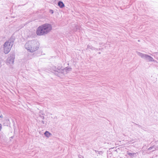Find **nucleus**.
Here are the masks:
<instances>
[{
  "instance_id": "9d476101",
  "label": "nucleus",
  "mask_w": 158,
  "mask_h": 158,
  "mask_svg": "<svg viewBox=\"0 0 158 158\" xmlns=\"http://www.w3.org/2000/svg\"><path fill=\"white\" fill-rule=\"evenodd\" d=\"M89 49H91L92 50H95L96 49V48L93 47L92 45H88L87 46V48L86 49L87 50Z\"/></svg>"
},
{
  "instance_id": "f3484780",
  "label": "nucleus",
  "mask_w": 158,
  "mask_h": 158,
  "mask_svg": "<svg viewBox=\"0 0 158 158\" xmlns=\"http://www.w3.org/2000/svg\"><path fill=\"white\" fill-rule=\"evenodd\" d=\"M49 12L51 13L52 14L54 13L53 10L51 9L49 10Z\"/></svg>"
},
{
  "instance_id": "6ab92c4d",
  "label": "nucleus",
  "mask_w": 158,
  "mask_h": 158,
  "mask_svg": "<svg viewBox=\"0 0 158 158\" xmlns=\"http://www.w3.org/2000/svg\"><path fill=\"white\" fill-rule=\"evenodd\" d=\"M2 128V124L0 123V131H1Z\"/></svg>"
},
{
  "instance_id": "393cba45",
  "label": "nucleus",
  "mask_w": 158,
  "mask_h": 158,
  "mask_svg": "<svg viewBox=\"0 0 158 158\" xmlns=\"http://www.w3.org/2000/svg\"><path fill=\"white\" fill-rule=\"evenodd\" d=\"M101 52H99L98 53V54H101Z\"/></svg>"
},
{
  "instance_id": "b1692460",
  "label": "nucleus",
  "mask_w": 158,
  "mask_h": 158,
  "mask_svg": "<svg viewBox=\"0 0 158 158\" xmlns=\"http://www.w3.org/2000/svg\"><path fill=\"white\" fill-rule=\"evenodd\" d=\"M94 151H95V152L96 153H97V152H98V151H97V150H95Z\"/></svg>"
},
{
  "instance_id": "7ed1b4c3",
  "label": "nucleus",
  "mask_w": 158,
  "mask_h": 158,
  "mask_svg": "<svg viewBox=\"0 0 158 158\" xmlns=\"http://www.w3.org/2000/svg\"><path fill=\"white\" fill-rule=\"evenodd\" d=\"M137 54L142 58H144L147 60H148L149 61H154L157 63H158L156 60H154L153 58L151 56L147 55L142 53L139 52H137Z\"/></svg>"
},
{
  "instance_id": "1a4fd4ad",
  "label": "nucleus",
  "mask_w": 158,
  "mask_h": 158,
  "mask_svg": "<svg viewBox=\"0 0 158 158\" xmlns=\"http://www.w3.org/2000/svg\"><path fill=\"white\" fill-rule=\"evenodd\" d=\"M58 6L61 8L64 7V5L62 1H59L58 3Z\"/></svg>"
},
{
  "instance_id": "39448f33",
  "label": "nucleus",
  "mask_w": 158,
  "mask_h": 158,
  "mask_svg": "<svg viewBox=\"0 0 158 158\" xmlns=\"http://www.w3.org/2000/svg\"><path fill=\"white\" fill-rule=\"evenodd\" d=\"M52 69L55 72V74L58 76L59 75L61 74L62 71L61 68L59 67L57 68L55 66H53L52 68Z\"/></svg>"
},
{
  "instance_id": "ddd939ff",
  "label": "nucleus",
  "mask_w": 158,
  "mask_h": 158,
  "mask_svg": "<svg viewBox=\"0 0 158 158\" xmlns=\"http://www.w3.org/2000/svg\"><path fill=\"white\" fill-rule=\"evenodd\" d=\"M80 29V27L78 25L76 26L74 28V30L75 31H76L78 29Z\"/></svg>"
},
{
  "instance_id": "aec40b11",
  "label": "nucleus",
  "mask_w": 158,
  "mask_h": 158,
  "mask_svg": "<svg viewBox=\"0 0 158 158\" xmlns=\"http://www.w3.org/2000/svg\"><path fill=\"white\" fill-rule=\"evenodd\" d=\"M41 123H42V124H45V122H44V121H43V120H42V121H41Z\"/></svg>"
},
{
  "instance_id": "f03ea898",
  "label": "nucleus",
  "mask_w": 158,
  "mask_h": 158,
  "mask_svg": "<svg viewBox=\"0 0 158 158\" xmlns=\"http://www.w3.org/2000/svg\"><path fill=\"white\" fill-rule=\"evenodd\" d=\"M24 46L28 51L33 52L39 49L40 43L36 40H29L26 43Z\"/></svg>"
},
{
  "instance_id": "a211bd4d",
  "label": "nucleus",
  "mask_w": 158,
  "mask_h": 158,
  "mask_svg": "<svg viewBox=\"0 0 158 158\" xmlns=\"http://www.w3.org/2000/svg\"><path fill=\"white\" fill-rule=\"evenodd\" d=\"M78 157H79V158H84V157L83 156H82L81 155H79L78 156Z\"/></svg>"
},
{
  "instance_id": "20e7f679",
  "label": "nucleus",
  "mask_w": 158,
  "mask_h": 158,
  "mask_svg": "<svg viewBox=\"0 0 158 158\" xmlns=\"http://www.w3.org/2000/svg\"><path fill=\"white\" fill-rule=\"evenodd\" d=\"M4 52L5 54L8 53L10 51L12 47L8 44L7 42H5L3 45Z\"/></svg>"
},
{
  "instance_id": "4be33fe9",
  "label": "nucleus",
  "mask_w": 158,
  "mask_h": 158,
  "mask_svg": "<svg viewBox=\"0 0 158 158\" xmlns=\"http://www.w3.org/2000/svg\"><path fill=\"white\" fill-rule=\"evenodd\" d=\"M0 118H3V116L2 114H1V115H0Z\"/></svg>"
},
{
  "instance_id": "412c9836",
  "label": "nucleus",
  "mask_w": 158,
  "mask_h": 158,
  "mask_svg": "<svg viewBox=\"0 0 158 158\" xmlns=\"http://www.w3.org/2000/svg\"><path fill=\"white\" fill-rule=\"evenodd\" d=\"M102 151H98V153L99 154H100L102 152Z\"/></svg>"
},
{
  "instance_id": "0eeeda50",
  "label": "nucleus",
  "mask_w": 158,
  "mask_h": 158,
  "mask_svg": "<svg viewBox=\"0 0 158 158\" xmlns=\"http://www.w3.org/2000/svg\"><path fill=\"white\" fill-rule=\"evenodd\" d=\"M15 56L14 55H12L9 56L7 59V61L9 64H13L14 61Z\"/></svg>"
},
{
  "instance_id": "6e6552de",
  "label": "nucleus",
  "mask_w": 158,
  "mask_h": 158,
  "mask_svg": "<svg viewBox=\"0 0 158 158\" xmlns=\"http://www.w3.org/2000/svg\"><path fill=\"white\" fill-rule=\"evenodd\" d=\"M71 70L72 68H71L66 67L65 68L62 69L61 74L64 75L65 74H66L67 73L68 71H70Z\"/></svg>"
},
{
  "instance_id": "5701e85b",
  "label": "nucleus",
  "mask_w": 158,
  "mask_h": 158,
  "mask_svg": "<svg viewBox=\"0 0 158 158\" xmlns=\"http://www.w3.org/2000/svg\"><path fill=\"white\" fill-rule=\"evenodd\" d=\"M95 50H100V48L98 49V48H96V49Z\"/></svg>"
},
{
  "instance_id": "f257e3e1",
  "label": "nucleus",
  "mask_w": 158,
  "mask_h": 158,
  "mask_svg": "<svg viewBox=\"0 0 158 158\" xmlns=\"http://www.w3.org/2000/svg\"><path fill=\"white\" fill-rule=\"evenodd\" d=\"M52 29L51 24L45 23L40 26L37 29L36 33L38 35H43L47 34Z\"/></svg>"
},
{
  "instance_id": "423d86ee",
  "label": "nucleus",
  "mask_w": 158,
  "mask_h": 158,
  "mask_svg": "<svg viewBox=\"0 0 158 158\" xmlns=\"http://www.w3.org/2000/svg\"><path fill=\"white\" fill-rule=\"evenodd\" d=\"M15 40V37L14 36H11L9 40L6 42H7L8 45L12 47L13 45L14 41Z\"/></svg>"
},
{
  "instance_id": "f8f14e48",
  "label": "nucleus",
  "mask_w": 158,
  "mask_h": 158,
  "mask_svg": "<svg viewBox=\"0 0 158 158\" xmlns=\"http://www.w3.org/2000/svg\"><path fill=\"white\" fill-rule=\"evenodd\" d=\"M153 149V151H154L156 150V148L154 147V146L148 148V150H151Z\"/></svg>"
},
{
  "instance_id": "dca6fc26",
  "label": "nucleus",
  "mask_w": 158,
  "mask_h": 158,
  "mask_svg": "<svg viewBox=\"0 0 158 158\" xmlns=\"http://www.w3.org/2000/svg\"><path fill=\"white\" fill-rule=\"evenodd\" d=\"M133 123H134L135 125H137V126H138V127H139L140 128H141V129H143V128H142V126H141L140 125H139V124H136V123H133Z\"/></svg>"
},
{
  "instance_id": "9b49d317",
  "label": "nucleus",
  "mask_w": 158,
  "mask_h": 158,
  "mask_svg": "<svg viewBox=\"0 0 158 158\" xmlns=\"http://www.w3.org/2000/svg\"><path fill=\"white\" fill-rule=\"evenodd\" d=\"M44 135L46 137H49L51 134L48 131H46L44 133Z\"/></svg>"
},
{
  "instance_id": "bb28decb",
  "label": "nucleus",
  "mask_w": 158,
  "mask_h": 158,
  "mask_svg": "<svg viewBox=\"0 0 158 158\" xmlns=\"http://www.w3.org/2000/svg\"><path fill=\"white\" fill-rule=\"evenodd\" d=\"M155 53L156 54H157V53H158V52H155Z\"/></svg>"
},
{
  "instance_id": "a878e982",
  "label": "nucleus",
  "mask_w": 158,
  "mask_h": 158,
  "mask_svg": "<svg viewBox=\"0 0 158 158\" xmlns=\"http://www.w3.org/2000/svg\"><path fill=\"white\" fill-rule=\"evenodd\" d=\"M11 138L12 139H13V136H12L11 137Z\"/></svg>"
},
{
  "instance_id": "2eb2a0df",
  "label": "nucleus",
  "mask_w": 158,
  "mask_h": 158,
  "mask_svg": "<svg viewBox=\"0 0 158 158\" xmlns=\"http://www.w3.org/2000/svg\"><path fill=\"white\" fill-rule=\"evenodd\" d=\"M39 117L43 119H44V117L43 116V114H40L39 115Z\"/></svg>"
},
{
  "instance_id": "4468645a",
  "label": "nucleus",
  "mask_w": 158,
  "mask_h": 158,
  "mask_svg": "<svg viewBox=\"0 0 158 158\" xmlns=\"http://www.w3.org/2000/svg\"><path fill=\"white\" fill-rule=\"evenodd\" d=\"M127 154L130 156H134L135 154V153L127 152Z\"/></svg>"
}]
</instances>
